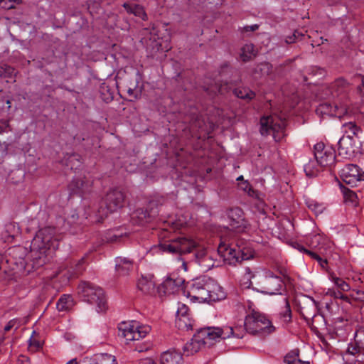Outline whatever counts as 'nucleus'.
I'll return each mask as SVG.
<instances>
[{"label": "nucleus", "instance_id": "f257e3e1", "mask_svg": "<svg viewBox=\"0 0 364 364\" xmlns=\"http://www.w3.org/2000/svg\"><path fill=\"white\" fill-rule=\"evenodd\" d=\"M187 296L191 300L203 303L222 300L226 294L223 287L214 279L204 276L192 281Z\"/></svg>", "mask_w": 364, "mask_h": 364}, {"label": "nucleus", "instance_id": "f03ea898", "mask_svg": "<svg viewBox=\"0 0 364 364\" xmlns=\"http://www.w3.org/2000/svg\"><path fill=\"white\" fill-rule=\"evenodd\" d=\"M54 228L46 227L41 229L33 239L31 250L36 264H44L50 255L58 247V242L55 238Z\"/></svg>", "mask_w": 364, "mask_h": 364}, {"label": "nucleus", "instance_id": "7ed1b4c3", "mask_svg": "<svg viewBox=\"0 0 364 364\" xmlns=\"http://www.w3.org/2000/svg\"><path fill=\"white\" fill-rule=\"evenodd\" d=\"M315 161H309L304 165V171L307 176L313 177L319 172V166L331 168L336 164V151L323 143H317L314 146Z\"/></svg>", "mask_w": 364, "mask_h": 364}, {"label": "nucleus", "instance_id": "20e7f679", "mask_svg": "<svg viewBox=\"0 0 364 364\" xmlns=\"http://www.w3.org/2000/svg\"><path fill=\"white\" fill-rule=\"evenodd\" d=\"M242 241L237 240H234L230 243L221 242L218 247V252L227 264L236 265L253 256L252 251L242 247Z\"/></svg>", "mask_w": 364, "mask_h": 364}, {"label": "nucleus", "instance_id": "39448f33", "mask_svg": "<svg viewBox=\"0 0 364 364\" xmlns=\"http://www.w3.org/2000/svg\"><path fill=\"white\" fill-rule=\"evenodd\" d=\"M244 326L247 332L253 335H269L276 329L264 314L255 310L246 316Z\"/></svg>", "mask_w": 364, "mask_h": 364}, {"label": "nucleus", "instance_id": "423d86ee", "mask_svg": "<svg viewBox=\"0 0 364 364\" xmlns=\"http://www.w3.org/2000/svg\"><path fill=\"white\" fill-rule=\"evenodd\" d=\"M213 327L200 328L183 348V354L186 356L193 355L205 346H211L215 341L217 334Z\"/></svg>", "mask_w": 364, "mask_h": 364}, {"label": "nucleus", "instance_id": "0eeeda50", "mask_svg": "<svg viewBox=\"0 0 364 364\" xmlns=\"http://www.w3.org/2000/svg\"><path fill=\"white\" fill-rule=\"evenodd\" d=\"M260 289L264 294L282 295L286 291L285 283L282 277L269 269H264L262 278L259 282Z\"/></svg>", "mask_w": 364, "mask_h": 364}, {"label": "nucleus", "instance_id": "6e6552de", "mask_svg": "<svg viewBox=\"0 0 364 364\" xmlns=\"http://www.w3.org/2000/svg\"><path fill=\"white\" fill-rule=\"evenodd\" d=\"M77 292L84 301L96 304L99 311H102L106 304L104 291L102 288L88 282H82L77 287Z\"/></svg>", "mask_w": 364, "mask_h": 364}, {"label": "nucleus", "instance_id": "1a4fd4ad", "mask_svg": "<svg viewBox=\"0 0 364 364\" xmlns=\"http://www.w3.org/2000/svg\"><path fill=\"white\" fill-rule=\"evenodd\" d=\"M286 122L274 116L263 117L260 119V132L262 135L272 134L276 141H280L285 136Z\"/></svg>", "mask_w": 364, "mask_h": 364}, {"label": "nucleus", "instance_id": "9d476101", "mask_svg": "<svg viewBox=\"0 0 364 364\" xmlns=\"http://www.w3.org/2000/svg\"><path fill=\"white\" fill-rule=\"evenodd\" d=\"M119 330L120 336L124 338L128 343L144 338L151 331V327L148 325L140 324L136 321H131L122 323Z\"/></svg>", "mask_w": 364, "mask_h": 364}, {"label": "nucleus", "instance_id": "9b49d317", "mask_svg": "<svg viewBox=\"0 0 364 364\" xmlns=\"http://www.w3.org/2000/svg\"><path fill=\"white\" fill-rule=\"evenodd\" d=\"M196 247V242L186 237H178L160 244V249L173 255L189 253Z\"/></svg>", "mask_w": 364, "mask_h": 364}, {"label": "nucleus", "instance_id": "f8f14e48", "mask_svg": "<svg viewBox=\"0 0 364 364\" xmlns=\"http://www.w3.org/2000/svg\"><path fill=\"white\" fill-rule=\"evenodd\" d=\"M85 258L82 257L77 261L69 262L59 267L55 277L63 278V282L67 284L70 278L75 277L82 274L84 267Z\"/></svg>", "mask_w": 364, "mask_h": 364}, {"label": "nucleus", "instance_id": "ddd939ff", "mask_svg": "<svg viewBox=\"0 0 364 364\" xmlns=\"http://www.w3.org/2000/svg\"><path fill=\"white\" fill-rule=\"evenodd\" d=\"M318 115L325 118L326 117H336L341 118L347 113V105L340 104L338 102H323L320 104L316 109Z\"/></svg>", "mask_w": 364, "mask_h": 364}, {"label": "nucleus", "instance_id": "4468645a", "mask_svg": "<svg viewBox=\"0 0 364 364\" xmlns=\"http://www.w3.org/2000/svg\"><path fill=\"white\" fill-rule=\"evenodd\" d=\"M340 176L347 184L352 186L357 185L358 182L364 181V171L355 164H346L339 170Z\"/></svg>", "mask_w": 364, "mask_h": 364}, {"label": "nucleus", "instance_id": "2eb2a0df", "mask_svg": "<svg viewBox=\"0 0 364 364\" xmlns=\"http://www.w3.org/2000/svg\"><path fill=\"white\" fill-rule=\"evenodd\" d=\"M184 279L175 274H171L166 277L164 281L159 287V293L164 294H173L182 289Z\"/></svg>", "mask_w": 364, "mask_h": 364}, {"label": "nucleus", "instance_id": "dca6fc26", "mask_svg": "<svg viewBox=\"0 0 364 364\" xmlns=\"http://www.w3.org/2000/svg\"><path fill=\"white\" fill-rule=\"evenodd\" d=\"M356 138L343 136L338 141V154L344 158L350 159L354 156L357 151L358 140Z\"/></svg>", "mask_w": 364, "mask_h": 364}, {"label": "nucleus", "instance_id": "f3484780", "mask_svg": "<svg viewBox=\"0 0 364 364\" xmlns=\"http://www.w3.org/2000/svg\"><path fill=\"white\" fill-rule=\"evenodd\" d=\"M124 198V193L121 190L117 188L110 190L107 193L105 199L107 210L112 213L122 208Z\"/></svg>", "mask_w": 364, "mask_h": 364}, {"label": "nucleus", "instance_id": "a211bd4d", "mask_svg": "<svg viewBox=\"0 0 364 364\" xmlns=\"http://www.w3.org/2000/svg\"><path fill=\"white\" fill-rule=\"evenodd\" d=\"M213 329L215 330L214 331L217 333L215 335L216 338H220L222 339H226L231 336L242 338L245 331H247L245 326L244 328L242 326H236L235 328L230 326H223V328L213 327Z\"/></svg>", "mask_w": 364, "mask_h": 364}, {"label": "nucleus", "instance_id": "6ab92c4d", "mask_svg": "<svg viewBox=\"0 0 364 364\" xmlns=\"http://www.w3.org/2000/svg\"><path fill=\"white\" fill-rule=\"evenodd\" d=\"M92 185V181L86 177H80L74 178L69 188L73 193L76 194H84L90 191V188Z\"/></svg>", "mask_w": 364, "mask_h": 364}, {"label": "nucleus", "instance_id": "aec40b11", "mask_svg": "<svg viewBox=\"0 0 364 364\" xmlns=\"http://www.w3.org/2000/svg\"><path fill=\"white\" fill-rule=\"evenodd\" d=\"M196 262L200 267L203 272H208L215 266V260L205 250L196 253Z\"/></svg>", "mask_w": 364, "mask_h": 364}, {"label": "nucleus", "instance_id": "412c9836", "mask_svg": "<svg viewBox=\"0 0 364 364\" xmlns=\"http://www.w3.org/2000/svg\"><path fill=\"white\" fill-rule=\"evenodd\" d=\"M183 358L180 352L168 350L164 352L160 358L161 364H182Z\"/></svg>", "mask_w": 364, "mask_h": 364}, {"label": "nucleus", "instance_id": "4be33fe9", "mask_svg": "<svg viewBox=\"0 0 364 364\" xmlns=\"http://www.w3.org/2000/svg\"><path fill=\"white\" fill-rule=\"evenodd\" d=\"M349 85L343 78L336 80L331 85L330 92L333 97L344 96L348 90Z\"/></svg>", "mask_w": 364, "mask_h": 364}, {"label": "nucleus", "instance_id": "5701e85b", "mask_svg": "<svg viewBox=\"0 0 364 364\" xmlns=\"http://www.w3.org/2000/svg\"><path fill=\"white\" fill-rule=\"evenodd\" d=\"M158 214V210L151 208L150 210L138 209L134 213V217L136 218V223L140 225L149 223Z\"/></svg>", "mask_w": 364, "mask_h": 364}, {"label": "nucleus", "instance_id": "b1692460", "mask_svg": "<svg viewBox=\"0 0 364 364\" xmlns=\"http://www.w3.org/2000/svg\"><path fill=\"white\" fill-rule=\"evenodd\" d=\"M155 282L151 277L140 278L137 283L138 289L146 294H152L155 291Z\"/></svg>", "mask_w": 364, "mask_h": 364}, {"label": "nucleus", "instance_id": "393cba45", "mask_svg": "<svg viewBox=\"0 0 364 364\" xmlns=\"http://www.w3.org/2000/svg\"><path fill=\"white\" fill-rule=\"evenodd\" d=\"M116 262V270L121 275L127 274L133 269V262L129 258L118 257Z\"/></svg>", "mask_w": 364, "mask_h": 364}, {"label": "nucleus", "instance_id": "a878e982", "mask_svg": "<svg viewBox=\"0 0 364 364\" xmlns=\"http://www.w3.org/2000/svg\"><path fill=\"white\" fill-rule=\"evenodd\" d=\"M123 7L128 13L134 14L143 21L147 20V14L142 6L135 4L124 3Z\"/></svg>", "mask_w": 364, "mask_h": 364}, {"label": "nucleus", "instance_id": "bb28decb", "mask_svg": "<svg viewBox=\"0 0 364 364\" xmlns=\"http://www.w3.org/2000/svg\"><path fill=\"white\" fill-rule=\"evenodd\" d=\"M360 131V128L355 124V122H346L342 125V132L343 133V136L358 138V135Z\"/></svg>", "mask_w": 364, "mask_h": 364}, {"label": "nucleus", "instance_id": "cd10ccee", "mask_svg": "<svg viewBox=\"0 0 364 364\" xmlns=\"http://www.w3.org/2000/svg\"><path fill=\"white\" fill-rule=\"evenodd\" d=\"M194 321L190 315L181 316L176 318V326L181 331H189L193 329Z\"/></svg>", "mask_w": 364, "mask_h": 364}, {"label": "nucleus", "instance_id": "c85d7f7f", "mask_svg": "<svg viewBox=\"0 0 364 364\" xmlns=\"http://www.w3.org/2000/svg\"><path fill=\"white\" fill-rule=\"evenodd\" d=\"M73 305L74 302L72 296L63 294L58 299L56 307L59 311H66L70 310Z\"/></svg>", "mask_w": 364, "mask_h": 364}, {"label": "nucleus", "instance_id": "c756f323", "mask_svg": "<svg viewBox=\"0 0 364 364\" xmlns=\"http://www.w3.org/2000/svg\"><path fill=\"white\" fill-rule=\"evenodd\" d=\"M90 364H117V363L114 356L107 353H101L95 355Z\"/></svg>", "mask_w": 364, "mask_h": 364}, {"label": "nucleus", "instance_id": "7c9ffc66", "mask_svg": "<svg viewBox=\"0 0 364 364\" xmlns=\"http://www.w3.org/2000/svg\"><path fill=\"white\" fill-rule=\"evenodd\" d=\"M282 304L283 306H282L279 314L284 321L288 322L291 318V310L289 299L287 296L282 297Z\"/></svg>", "mask_w": 364, "mask_h": 364}, {"label": "nucleus", "instance_id": "2f4dec72", "mask_svg": "<svg viewBox=\"0 0 364 364\" xmlns=\"http://www.w3.org/2000/svg\"><path fill=\"white\" fill-rule=\"evenodd\" d=\"M230 89L231 87L228 83L219 85L218 82H215V85H210L205 88L206 91L210 95H215L217 93L225 94Z\"/></svg>", "mask_w": 364, "mask_h": 364}, {"label": "nucleus", "instance_id": "473e14b6", "mask_svg": "<svg viewBox=\"0 0 364 364\" xmlns=\"http://www.w3.org/2000/svg\"><path fill=\"white\" fill-rule=\"evenodd\" d=\"M256 55L255 47L252 44H245L241 49L240 58L242 61L247 62Z\"/></svg>", "mask_w": 364, "mask_h": 364}, {"label": "nucleus", "instance_id": "72a5a7b5", "mask_svg": "<svg viewBox=\"0 0 364 364\" xmlns=\"http://www.w3.org/2000/svg\"><path fill=\"white\" fill-rule=\"evenodd\" d=\"M325 239L320 234H314L308 238V244L312 248H317L321 250Z\"/></svg>", "mask_w": 364, "mask_h": 364}, {"label": "nucleus", "instance_id": "f704fd0d", "mask_svg": "<svg viewBox=\"0 0 364 364\" xmlns=\"http://www.w3.org/2000/svg\"><path fill=\"white\" fill-rule=\"evenodd\" d=\"M234 93L237 97L247 100H250L255 96V93L247 87L235 89Z\"/></svg>", "mask_w": 364, "mask_h": 364}, {"label": "nucleus", "instance_id": "c9c22d12", "mask_svg": "<svg viewBox=\"0 0 364 364\" xmlns=\"http://www.w3.org/2000/svg\"><path fill=\"white\" fill-rule=\"evenodd\" d=\"M284 362L287 364H309V363L303 362L299 358L298 350H292L284 358Z\"/></svg>", "mask_w": 364, "mask_h": 364}, {"label": "nucleus", "instance_id": "e433bc0d", "mask_svg": "<svg viewBox=\"0 0 364 364\" xmlns=\"http://www.w3.org/2000/svg\"><path fill=\"white\" fill-rule=\"evenodd\" d=\"M306 204L309 209L313 211L316 215L322 213L326 208L324 204L320 203L312 199L306 200Z\"/></svg>", "mask_w": 364, "mask_h": 364}, {"label": "nucleus", "instance_id": "4c0bfd02", "mask_svg": "<svg viewBox=\"0 0 364 364\" xmlns=\"http://www.w3.org/2000/svg\"><path fill=\"white\" fill-rule=\"evenodd\" d=\"M298 250L301 252L306 253L309 257H311L312 259L317 260L319 262V264H321V266H322V267H324V265L327 264V262L326 259H323L319 256V255L318 253H316L314 251L309 250L306 249L304 247L301 246V245H298Z\"/></svg>", "mask_w": 364, "mask_h": 364}, {"label": "nucleus", "instance_id": "58836bf2", "mask_svg": "<svg viewBox=\"0 0 364 364\" xmlns=\"http://www.w3.org/2000/svg\"><path fill=\"white\" fill-rule=\"evenodd\" d=\"M364 350V347L355 342L354 343H350L348 346L346 353L355 355H358V359L361 356V354Z\"/></svg>", "mask_w": 364, "mask_h": 364}, {"label": "nucleus", "instance_id": "ea45409f", "mask_svg": "<svg viewBox=\"0 0 364 364\" xmlns=\"http://www.w3.org/2000/svg\"><path fill=\"white\" fill-rule=\"evenodd\" d=\"M35 334L36 332L33 331L31 337L28 341V349L32 352L38 350L42 346L41 341L36 338Z\"/></svg>", "mask_w": 364, "mask_h": 364}, {"label": "nucleus", "instance_id": "a19ab883", "mask_svg": "<svg viewBox=\"0 0 364 364\" xmlns=\"http://www.w3.org/2000/svg\"><path fill=\"white\" fill-rule=\"evenodd\" d=\"M331 280L341 291H348L350 289V285L341 278L332 277Z\"/></svg>", "mask_w": 364, "mask_h": 364}, {"label": "nucleus", "instance_id": "79ce46f5", "mask_svg": "<svg viewBox=\"0 0 364 364\" xmlns=\"http://www.w3.org/2000/svg\"><path fill=\"white\" fill-rule=\"evenodd\" d=\"M239 188L246 192L248 196L252 198H257V191L253 189L252 186L247 181H244L238 184Z\"/></svg>", "mask_w": 364, "mask_h": 364}, {"label": "nucleus", "instance_id": "37998d69", "mask_svg": "<svg viewBox=\"0 0 364 364\" xmlns=\"http://www.w3.org/2000/svg\"><path fill=\"white\" fill-rule=\"evenodd\" d=\"M80 161L79 160V156L77 154H72L68 159L66 165L70 166L71 169L77 168L80 166Z\"/></svg>", "mask_w": 364, "mask_h": 364}, {"label": "nucleus", "instance_id": "c03bdc74", "mask_svg": "<svg viewBox=\"0 0 364 364\" xmlns=\"http://www.w3.org/2000/svg\"><path fill=\"white\" fill-rule=\"evenodd\" d=\"M21 326V321L18 318H14L10 320L7 324L4 326V331L8 332L11 328H14L17 329Z\"/></svg>", "mask_w": 364, "mask_h": 364}, {"label": "nucleus", "instance_id": "a18cd8bd", "mask_svg": "<svg viewBox=\"0 0 364 364\" xmlns=\"http://www.w3.org/2000/svg\"><path fill=\"white\" fill-rule=\"evenodd\" d=\"M144 40L145 41V42L146 43L147 48H151V49L153 50H156V51L159 50V47H161V45L159 42H158L156 41L155 36L151 37L149 38L150 43L147 42L146 38H144Z\"/></svg>", "mask_w": 364, "mask_h": 364}, {"label": "nucleus", "instance_id": "49530a36", "mask_svg": "<svg viewBox=\"0 0 364 364\" xmlns=\"http://www.w3.org/2000/svg\"><path fill=\"white\" fill-rule=\"evenodd\" d=\"M187 315H190L188 314V306L183 304H179L178 310L176 312V317H180L181 316H187Z\"/></svg>", "mask_w": 364, "mask_h": 364}, {"label": "nucleus", "instance_id": "de8ad7c7", "mask_svg": "<svg viewBox=\"0 0 364 364\" xmlns=\"http://www.w3.org/2000/svg\"><path fill=\"white\" fill-rule=\"evenodd\" d=\"M350 296L355 300L363 301L364 300V291L361 290H353Z\"/></svg>", "mask_w": 364, "mask_h": 364}, {"label": "nucleus", "instance_id": "09e8293b", "mask_svg": "<svg viewBox=\"0 0 364 364\" xmlns=\"http://www.w3.org/2000/svg\"><path fill=\"white\" fill-rule=\"evenodd\" d=\"M299 36H302L297 31H294L291 36H287L285 39V42L287 44L294 43Z\"/></svg>", "mask_w": 364, "mask_h": 364}, {"label": "nucleus", "instance_id": "8fccbe9b", "mask_svg": "<svg viewBox=\"0 0 364 364\" xmlns=\"http://www.w3.org/2000/svg\"><path fill=\"white\" fill-rule=\"evenodd\" d=\"M343 291H341L340 289L335 290V294H333V298L335 299H340L343 301H348V298L346 295L343 294Z\"/></svg>", "mask_w": 364, "mask_h": 364}, {"label": "nucleus", "instance_id": "3c124183", "mask_svg": "<svg viewBox=\"0 0 364 364\" xmlns=\"http://www.w3.org/2000/svg\"><path fill=\"white\" fill-rule=\"evenodd\" d=\"M16 364H30V359L26 355H20L18 358Z\"/></svg>", "mask_w": 364, "mask_h": 364}, {"label": "nucleus", "instance_id": "603ef678", "mask_svg": "<svg viewBox=\"0 0 364 364\" xmlns=\"http://www.w3.org/2000/svg\"><path fill=\"white\" fill-rule=\"evenodd\" d=\"M9 124L7 120H1L0 121V134L6 132L7 128L9 127Z\"/></svg>", "mask_w": 364, "mask_h": 364}, {"label": "nucleus", "instance_id": "864d4df0", "mask_svg": "<svg viewBox=\"0 0 364 364\" xmlns=\"http://www.w3.org/2000/svg\"><path fill=\"white\" fill-rule=\"evenodd\" d=\"M258 28H259V26L257 24L246 26L242 28V32H252V31L257 30Z\"/></svg>", "mask_w": 364, "mask_h": 364}, {"label": "nucleus", "instance_id": "5fc2aeb1", "mask_svg": "<svg viewBox=\"0 0 364 364\" xmlns=\"http://www.w3.org/2000/svg\"><path fill=\"white\" fill-rule=\"evenodd\" d=\"M127 94L130 97L132 98L131 100H136L138 98V94L136 93L134 88L129 87L127 89Z\"/></svg>", "mask_w": 364, "mask_h": 364}, {"label": "nucleus", "instance_id": "6e6d98bb", "mask_svg": "<svg viewBox=\"0 0 364 364\" xmlns=\"http://www.w3.org/2000/svg\"><path fill=\"white\" fill-rule=\"evenodd\" d=\"M345 197L353 202L356 198V195L355 192L348 190L345 193Z\"/></svg>", "mask_w": 364, "mask_h": 364}, {"label": "nucleus", "instance_id": "4d7b16f0", "mask_svg": "<svg viewBox=\"0 0 364 364\" xmlns=\"http://www.w3.org/2000/svg\"><path fill=\"white\" fill-rule=\"evenodd\" d=\"M245 277L247 280H250L252 277H254V274L251 271L250 267H245Z\"/></svg>", "mask_w": 364, "mask_h": 364}, {"label": "nucleus", "instance_id": "13d9d810", "mask_svg": "<svg viewBox=\"0 0 364 364\" xmlns=\"http://www.w3.org/2000/svg\"><path fill=\"white\" fill-rule=\"evenodd\" d=\"M67 364H90V363H87L85 360L80 361V363H77L75 359H73L70 360Z\"/></svg>", "mask_w": 364, "mask_h": 364}, {"label": "nucleus", "instance_id": "bf43d9fd", "mask_svg": "<svg viewBox=\"0 0 364 364\" xmlns=\"http://www.w3.org/2000/svg\"><path fill=\"white\" fill-rule=\"evenodd\" d=\"M78 218V215L77 214H76L75 213H73L72 215H71V218H68L69 220V223H75V220Z\"/></svg>", "mask_w": 364, "mask_h": 364}, {"label": "nucleus", "instance_id": "052dcab7", "mask_svg": "<svg viewBox=\"0 0 364 364\" xmlns=\"http://www.w3.org/2000/svg\"><path fill=\"white\" fill-rule=\"evenodd\" d=\"M333 294H335V289H328L326 292V295L330 296L331 297L333 296Z\"/></svg>", "mask_w": 364, "mask_h": 364}, {"label": "nucleus", "instance_id": "680f3d73", "mask_svg": "<svg viewBox=\"0 0 364 364\" xmlns=\"http://www.w3.org/2000/svg\"><path fill=\"white\" fill-rule=\"evenodd\" d=\"M355 363H359L360 364H364V350H363V353L361 354L360 358L359 359H358Z\"/></svg>", "mask_w": 364, "mask_h": 364}, {"label": "nucleus", "instance_id": "e2e57ef3", "mask_svg": "<svg viewBox=\"0 0 364 364\" xmlns=\"http://www.w3.org/2000/svg\"><path fill=\"white\" fill-rule=\"evenodd\" d=\"M141 364H155V363L151 359L146 358L141 362Z\"/></svg>", "mask_w": 364, "mask_h": 364}, {"label": "nucleus", "instance_id": "0e129e2a", "mask_svg": "<svg viewBox=\"0 0 364 364\" xmlns=\"http://www.w3.org/2000/svg\"><path fill=\"white\" fill-rule=\"evenodd\" d=\"M237 181H242L243 182L245 180H244V178H243V176H240L239 177L237 178Z\"/></svg>", "mask_w": 364, "mask_h": 364}, {"label": "nucleus", "instance_id": "69168bd1", "mask_svg": "<svg viewBox=\"0 0 364 364\" xmlns=\"http://www.w3.org/2000/svg\"><path fill=\"white\" fill-rule=\"evenodd\" d=\"M362 86L364 87V76L361 79Z\"/></svg>", "mask_w": 364, "mask_h": 364}, {"label": "nucleus", "instance_id": "338daca9", "mask_svg": "<svg viewBox=\"0 0 364 364\" xmlns=\"http://www.w3.org/2000/svg\"><path fill=\"white\" fill-rule=\"evenodd\" d=\"M183 266L184 267L185 270H186V264L185 262H183Z\"/></svg>", "mask_w": 364, "mask_h": 364}, {"label": "nucleus", "instance_id": "774afa93", "mask_svg": "<svg viewBox=\"0 0 364 364\" xmlns=\"http://www.w3.org/2000/svg\"><path fill=\"white\" fill-rule=\"evenodd\" d=\"M103 215H104V214H103V215H101V217L102 218V216H103ZM105 216H107V213H106V214H105Z\"/></svg>", "mask_w": 364, "mask_h": 364}]
</instances>
